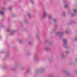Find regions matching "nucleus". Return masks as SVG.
Wrapping results in <instances>:
<instances>
[{
	"label": "nucleus",
	"mask_w": 77,
	"mask_h": 77,
	"mask_svg": "<svg viewBox=\"0 0 77 77\" xmlns=\"http://www.w3.org/2000/svg\"><path fill=\"white\" fill-rule=\"evenodd\" d=\"M46 15H47V14L45 13H44L43 14V17H45Z\"/></svg>",
	"instance_id": "1"
},
{
	"label": "nucleus",
	"mask_w": 77,
	"mask_h": 77,
	"mask_svg": "<svg viewBox=\"0 0 77 77\" xmlns=\"http://www.w3.org/2000/svg\"><path fill=\"white\" fill-rule=\"evenodd\" d=\"M4 13L3 12V11H0V14H3Z\"/></svg>",
	"instance_id": "2"
},
{
	"label": "nucleus",
	"mask_w": 77,
	"mask_h": 77,
	"mask_svg": "<svg viewBox=\"0 0 77 77\" xmlns=\"http://www.w3.org/2000/svg\"><path fill=\"white\" fill-rule=\"evenodd\" d=\"M64 7L65 8H67V6L66 5H65Z\"/></svg>",
	"instance_id": "3"
},
{
	"label": "nucleus",
	"mask_w": 77,
	"mask_h": 77,
	"mask_svg": "<svg viewBox=\"0 0 77 77\" xmlns=\"http://www.w3.org/2000/svg\"><path fill=\"white\" fill-rule=\"evenodd\" d=\"M9 11H11V10H12V8H9Z\"/></svg>",
	"instance_id": "4"
},
{
	"label": "nucleus",
	"mask_w": 77,
	"mask_h": 77,
	"mask_svg": "<svg viewBox=\"0 0 77 77\" xmlns=\"http://www.w3.org/2000/svg\"><path fill=\"white\" fill-rule=\"evenodd\" d=\"M74 12H75V11H76V10H75V9H74Z\"/></svg>",
	"instance_id": "5"
},
{
	"label": "nucleus",
	"mask_w": 77,
	"mask_h": 77,
	"mask_svg": "<svg viewBox=\"0 0 77 77\" xmlns=\"http://www.w3.org/2000/svg\"><path fill=\"white\" fill-rule=\"evenodd\" d=\"M19 42H20V43H21V41L20 40V41H19Z\"/></svg>",
	"instance_id": "6"
},
{
	"label": "nucleus",
	"mask_w": 77,
	"mask_h": 77,
	"mask_svg": "<svg viewBox=\"0 0 77 77\" xmlns=\"http://www.w3.org/2000/svg\"><path fill=\"white\" fill-rule=\"evenodd\" d=\"M7 32H9V30L8 29H7Z\"/></svg>",
	"instance_id": "7"
},
{
	"label": "nucleus",
	"mask_w": 77,
	"mask_h": 77,
	"mask_svg": "<svg viewBox=\"0 0 77 77\" xmlns=\"http://www.w3.org/2000/svg\"><path fill=\"white\" fill-rule=\"evenodd\" d=\"M28 16H29H29H30V14H29L28 15Z\"/></svg>",
	"instance_id": "8"
},
{
	"label": "nucleus",
	"mask_w": 77,
	"mask_h": 77,
	"mask_svg": "<svg viewBox=\"0 0 77 77\" xmlns=\"http://www.w3.org/2000/svg\"><path fill=\"white\" fill-rule=\"evenodd\" d=\"M65 40H64V42H65Z\"/></svg>",
	"instance_id": "9"
},
{
	"label": "nucleus",
	"mask_w": 77,
	"mask_h": 77,
	"mask_svg": "<svg viewBox=\"0 0 77 77\" xmlns=\"http://www.w3.org/2000/svg\"><path fill=\"white\" fill-rule=\"evenodd\" d=\"M54 22H55V20H54Z\"/></svg>",
	"instance_id": "10"
},
{
	"label": "nucleus",
	"mask_w": 77,
	"mask_h": 77,
	"mask_svg": "<svg viewBox=\"0 0 77 77\" xmlns=\"http://www.w3.org/2000/svg\"><path fill=\"white\" fill-rule=\"evenodd\" d=\"M49 19H50V17H49Z\"/></svg>",
	"instance_id": "11"
}]
</instances>
